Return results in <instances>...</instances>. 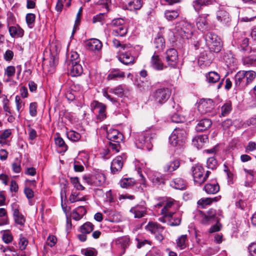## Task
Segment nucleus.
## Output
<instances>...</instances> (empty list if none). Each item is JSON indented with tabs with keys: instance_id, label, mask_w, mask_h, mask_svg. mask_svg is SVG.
I'll return each mask as SVG.
<instances>
[{
	"instance_id": "f257e3e1",
	"label": "nucleus",
	"mask_w": 256,
	"mask_h": 256,
	"mask_svg": "<svg viewBox=\"0 0 256 256\" xmlns=\"http://www.w3.org/2000/svg\"><path fill=\"white\" fill-rule=\"evenodd\" d=\"M256 78L254 70H240L234 76L235 86L240 90L245 88L251 84Z\"/></svg>"
},
{
	"instance_id": "f03ea898",
	"label": "nucleus",
	"mask_w": 256,
	"mask_h": 256,
	"mask_svg": "<svg viewBox=\"0 0 256 256\" xmlns=\"http://www.w3.org/2000/svg\"><path fill=\"white\" fill-rule=\"evenodd\" d=\"M154 136L150 130H146L138 134L136 138L137 148L150 150L152 146V140Z\"/></svg>"
},
{
	"instance_id": "7ed1b4c3",
	"label": "nucleus",
	"mask_w": 256,
	"mask_h": 256,
	"mask_svg": "<svg viewBox=\"0 0 256 256\" xmlns=\"http://www.w3.org/2000/svg\"><path fill=\"white\" fill-rule=\"evenodd\" d=\"M205 40L206 44L210 51L218 53L221 50L222 40L216 34L212 32H208L205 36Z\"/></svg>"
},
{
	"instance_id": "20e7f679",
	"label": "nucleus",
	"mask_w": 256,
	"mask_h": 256,
	"mask_svg": "<svg viewBox=\"0 0 256 256\" xmlns=\"http://www.w3.org/2000/svg\"><path fill=\"white\" fill-rule=\"evenodd\" d=\"M170 90L166 87L160 86L154 91L151 95V98L156 103L162 104L170 98Z\"/></svg>"
},
{
	"instance_id": "39448f33",
	"label": "nucleus",
	"mask_w": 256,
	"mask_h": 256,
	"mask_svg": "<svg viewBox=\"0 0 256 256\" xmlns=\"http://www.w3.org/2000/svg\"><path fill=\"white\" fill-rule=\"evenodd\" d=\"M186 134L184 130L176 128L169 137L170 144L174 146H182L185 142Z\"/></svg>"
},
{
	"instance_id": "423d86ee",
	"label": "nucleus",
	"mask_w": 256,
	"mask_h": 256,
	"mask_svg": "<svg viewBox=\"0 0 256 256\" xmlns=\"http://www.w3.org/2000/svg\"><path fill=\"white\" fill-rule=\"evenodd\" d=\"M145 229L154 235L156 238L161 242L164 238V228L160 224L150 222L146 226Z\"/></svg>"
},
{
	"instance_id": "0eeeda50",
	"label": "nucleus",
	"mask_w": 256,
	"mask_h": 256,
	"mask_svg": "<svg viewBox=\"0 0 256 256\" xmlns=\"http://www.w3.org/2000/svg\"><path fill=\"white\" fill-rule=\"evenodd\" d=\"M163 59L168 66L175 68L178 64V52L174 48H170L164 53Z\"/></svg>"
},
{
	"instance_id": "6e6552de",
	"label": "nucleus",
	"mask_w": 256,
	"mask_h": 256,
	"mask_svg": "<svg viewBox=\"0 0 256 256\" xmlns=\"http://www.w3.org/2000/svg\"><path fill=\"white\" fill-rule=\"evenodd\" d=\"M214 102L210 98L201 99L198 106V110L201 114L210 112L214 108Z\"/></svg>"
},
{
	"instance_id": "1a4fd4ad",
	"label": "nucleus",
	"mask_w": 256,
	"mask_h": 256,
	"mask_svg": "<svg viewBox=\"0 0 256 256\" xmlns=\"http://www.w3.org/2000/svg\"><path fill=\"white\" fill-rule=\"evenodd\" d=\"M192 176L195 184L200 186L204 182V169L202 166L196 164L192 168Z\"/></svg>"
},
{
	"instance_id": "9d476101",
	"label": "nucleus",
	"mask_w": 256,
	"mask_h": 256,
	"mask_svg": "<svg viewBox=\"0 0 256 256\" xmlns=\"http://www.w3.org/2000/svg\"><path fill=\"white\" fill-rule=\"evenodd\" d=\"M130 212L134 214L135 218H141L146 214V208L144 206V202H142L140 204L132 208Z\"/></svg>"
},
{
	"instance_id": "9b49d317",
	"label": "nucleus",
	"mask_w": 256,
	"mask_h": 256,
	"mask_svg": "<svg viewBox=\"0 0 256 256\" xmlns=\"http://www.w3.org/2000/svg\"><path fill=\"white\" fill-rule=\"evenodd\" d=\"M12 207L15 222L22 226H24L26 222V218L24 215L19 212L17 204L16 203L12 204Z\"/></svg>"
},
{
	"instance_id": "f8f14e48",
	"label": "nucleus",
	"mask_w": 256,
	"mask_h": 256,
	"mask_svg": "<svg viewBox=\"0 0 256 256\" xmlns=\"http://www.w3.org/2000/svg\"><path fill=\"white\" fill-rule=\"evenodd\" d=\"M220 218L216 216V210L211 208L206 212V214H204L202 222L203 224H208L215 222V221H220Z\"/></svg>"
},
{
	"instance_id": "ddd939ff",
	"label": "nucleus",
	"mask_w": 256,
	"mask_h": 256,
	"mask_svg": "<svg viewBox=\"0 0 256 256\" xmlns=\"http://www.w3.org/2000/svg\"><path fill=\"white\" fill-rule=\"evenodd\" d=\"M172 107L170 109H172L174 110H172L174 114L171 116V120L172 122L176 123L182 122L185 120V118L180 116L178 113L175 112V110L176 112H178L180 110V106L178 104H176L174 102L172 101L171 102Z\"/></svg>"
},
{
	"instance_id": "4468645a",
	"label": "nucleus",
	"mask_w": 256,
	"mask_h": 256,
	"mask_svg": "<svg viewBox=\"0 0 256 256\" xmlns=\"http://www.w3.org/2000/svg\"><path fill=\"white\" fill-rule=\"evenodd\" d=\"M216 19L221 24L224 26H228L231 22V18L228 12L220 10L216 12Z\"/></svg>"
},
{
	"instance_id": "2eb2a0df",
	"label": "nucleus",
	"mask_w": 256,
	"mask_h": 256,
	"mask_svg": "<svg viewBox=\"0 0 256 256\" xmlns=\"http://www.w3.org/2000/svg\"><path fill=\"white\" fill-rule=\"evenodd\" d=\"M165 217L168 218V224L170 226H178L181 223V215L178 212L168 213Z\"/></svg>"
},
{
	"instance_id": "dca6fc26",
	"label": "nucleus",
	"mask_w": 256,
	"mask_h": 256,
	"mask_svg": "<svg viewBox=\"0 0 256 256\" xmlns=\"http://www.w3.org/2000/svg\"><path fill=\"white\" fill-rule=\"evenodd\" d=\"M208 14H204L200 16L196 22V26L200 30L205 32L210 29V26L207 18Z\"/></svg>"
},
{
	"instance_id": "f3484780",
	"label": "nucleus",
	"mask_w": 256,
	"mask_h": 256,
	"mask_svg": "<svg viewBox=\"0 0 256 256\" xmlns=\"http://www.w3.org/2000/svg\"><path fill=\"white\" fill-rule=\"evenodd\" d=\"M153 45L156 49L154 52H160L165 48V40L160 33H158L154 38Z\"/></svg>"
},
{
	"instance_id": "a211bd4d",
	"label": "nucleus",
	"mask_w": 256,
	"mask_h": 256,
	"mask_svg": "<svg viewBox=\"0 0 256 256\" xmlns=\"http://www.w3.org/2000/svg\"><path fill=\"white\" fill-rule=\"evenodd\" d=\"M116 243L120 248L118 256H122L125 253L126 249L129 246L130 238L128 236L118 238L116 240Z\"/></svg>"
},
{
	"instance_id": "6ab92c4d",
	"label": "nucleus",
	"mask_w": 256,
	"mask_h": 256,
	"mask_svg": "<svg viewBox=\"0 0 256 256\" xmlns=\"http://www.w3.org/2000/svg\"><path fill=\"white\" fill-rule=\"evenodd\" d=\"M123 158L121 156H118L114 159L111 163L110 170L113 174L121 170L123 166Z\"/></svg>"
},
{
	"instance_id": "aec40b11",
	"label": "nucleus",
	"mask_w": 256,
	"mask_h": 256,
	"mask_svg": "<svg viewBox=\"0 0 256 256\" xmlns=\"http://www.w3.org/2000/svg\"><path fill=\"white\" fill-rule=\"evenodd\" d=\"M159 52H154L151 58V65L152 68L158 70H162L166 66H164L163 62L160 58Z\"/></svg>"
},
{
	"instance_id": "412c9836",
	"label": "nucleus",
	"mask_w": 256,
	"mask_h": 256,
	"mask_svg": "<svg viewBox=\"0 0 256 256\" xmlns=\"http://www.w3.org/2000/svg\"><path fill=\"white\" fill-rule=\"evenodd\" d=\"M118 59L122 63L126 65L133 64L134 61V58L129 52H122L118 56Z\"/></svg>"
},
{
	"instance_id": "4be33fe9",
	"label": "nucleus",
	"mask_w": 256,
	"mask_h": 256,
	"mask_svg": "<svg viewBox=\"0 0 256 256\" xmlns=\"http://www.w3.org/2000/svg\"><path fill=\"white\" fill-rule=\"evenodd\" d=\"M122 134L118 130L115 129H110L107 132V138L111 142H120L122 140Z\"/></svg>"
},
{
	"instance_id": "5701e85b",
	"label": "nucleus",
	"mask_w": 256,
	"mask_h": 256,
	"mask_svg": "<svg viewBox=\"0 0 256 256\" xmlns=\"http://www.w3.org/2000/svg\"><path fill=\"white\" fill-rule=\"evenodd\" d=\"M125 74L124 72L118 68H112L110 70L109 74L107 76V80H118V78H124Z\"/></svg>"
},
{
	"instance_id": "b1692460",
	"label": "nucleus",
	"mask_w": 256,
	"mask_h": 256,
	"mask_svg": "<svg viewBox=\"0 0 256 256\" xmlns=\"http://www.w3.org/2000/svg\"><path fill=\"white\" fill-rule=\"evenodd\" d=\"M87 48L91 51H98L102 48V43L98 39L90 40L86 43Z\"/></svg>"
},
{
	"instance_id": "393cba45",
	"label": "nucleus",
	"mask_w": 256,
	"mask_h": 256,
	"mask_svg": "<svg viewBox=\"0 0 256 256\" xmlns=\"http://www.w3.org/2000/svg\"><path fill=\"white\" fill-rule=\"evenodd\" d=\"M170 184L172 188L176 189L182 190L186 188L187 182L184 180L180 178H177L174 179L170 182Z\"/></svg>"
},
{
	"instance_id": "a878e982",
	"label": "nucleus",
	"mask_w": 256,
	"mask_h": 256,
	"mask_svg": "<svg viewBox=\"0 0 256 256\" xmlns=\"http://www.w3.org/2000/svg\"><path fill=\"white\" fill-rule=\"evenodd\" d=\"M8 32L12 38H22L24 34V30L18 25L8 27Z\"/></svg>"
},
{
	"instance_id": "bb28decb",
	"label": "nucleus",
	"mask_w": 256,
	"mask_h": 256,
	"mask_svg": "<svg viewBox=\"0 0 256 256\" xmlns=\"http://www.w3.org/2000/svg\"><path fill=\"white\" fill-rule=\"evenodd\" d=\"M94 108L98 110V114L96 116L98 120L102 121L106 118V106L104 104L97 102Z\"/></svg>"
},
{
	"instance_id": "cd10ccee",
	"label": "nucleus",
	"mask_w": 256,
	"mask_h": 256,
	"mask_svg": "<svg viewBox=\"0 0 256 256\" xmlns=\"http://www.w3.org/2000/svg\"><path fill=\"white\" fill-rule=\"evenodd\" d=\"M142 4V0H127V9L130 11L140 10Z\"/></svg>"
},
{
	"instance_id": "c85d7f7f",
	"label": "nucleus",
	"mask_w": 256,
	"mask_h": 256,
	"mask_svg": "<svg viewBox=\"0 0 256 256\" xmlns=\"http://www.w3.org/2000/svg\"><path fill=\"white\" fill-rule=\"evenodd\" d=\"M212 124V121L210 119H202L198 124L196 130L198 132L206 130L210 127Z\"/></svg>"
},
{
	"instance_id": "c756f323",
	"label": "nucleus",
	"mask_w": 256,
	"mask_h": 256,
	"mask_svg": "<svg viewBox=\"0 0 256 256\" xmlns=\"http://www.w3.org/2000/svg\"><path fill=\"white\" fill-rule=\"evenodd\" d=\"M203 190L208 194H215L220 190V186L217 182L208 183L205 184Z\"/></svg>"
},
{
	"instance_id": "7c9ffc66",
	"label": "nucleus",
	"mask_w": 256,
	"mask_h": 256,
	"mask_svg": "<svg viewBox=\"0 0 256 256\" xmlns=\"http://www.w3.org/2000/svg\"><path fill=\"white\" fill-rule=\"evenodd\" d=\"M180 166V161L175 160L166 164L164 166V171L166 172H172L178 169Z\"/></svg>"
},
{
	"instance_id": "2f4dec72",
	"label": "nucleus",
	"mask_w": 256,
	"mask_h": 256,
	"mask_svg": "<svg viewBox=\"0 0 256 256\" xmlns=\"http://www.w3.org/2000/svg\"><path fill=\"white\" fill-rule=\"evenodd\" d=\"M188 237L186 234H182L176 240V248L180 250L187 247Z\"/></svg>"
},
{
	"instance_id": "473e14b6",
	"label": "nucleus",
	"mask_w": 256,
	"mask_h": 256,
	"mask_svg": "<svg viewBox=\"0 0 256 256\" xmlns=\"http://www.w3.org/2000/svg\"><path fill=\"white\" fill-rule=\"evenodd\" d=\"M206 81L208 83L212 84L219 82L220 74L216 72H210L206 74Z\"/></svg>"
},
{
	"instance_id": "72a5a7b5",
	"label": "nucleus",
	"mask_w": 256,
	"mask_h": 256,
	"mask_svg": "<svg viewBox=\"0 0 256 256\" xmlns=\"http://www.w3.org/2000/svg\"><path fill=\"white\" fill-rule=\"evenodd\" d=\"M78 63L70 64V74L72 76H78L81 75L83 72V68L81 64Z\"/></svg>"
},
{
	"instance_id": "f704fd0d",
	"label": "nucleus",
	"mask_w": 256,
	"mask_h": 256,
	"mask_svg": "<svg viewBox=\"0 0 256 256\" xmlns=\"http://www.w3.org/2000/svg\"><path fill=\"white\" fill-rule=\"evenodd\" d=\"M128 28L126 25L114 28L112 34L116 36H124L128 32Z\"/></svg>"
},
{
	"instance_id": "c9c22d12",
	"label": "nucleus",
	"mask_w": 256,
	"mask_h": 256,
	"mask_svg": "<svg viewBox=\"0 0 256 256\" xmlns=\"http://www.w3.org/2000/svg\"><path fill=\"white\" fill-rule=\"evenodd\" d=\"M214 0H194L193 2V6L196 11H199L203 6H206L212 4Z\"/></svg>"
},
{
	"instance_id": "e433bc0d",
	"label": "nucleus",
	"mask_w": 256,
	"mask_h": 256,
	"mask_svg": "<svg viewBox=\"0 0 256 256\" xmlns=\"http://www.w3.org/2000/svg\"><path fill=\"white\" fill-rule=\"evenodd\" d=\"M242 62L243 64L246 66H256V55L244 56L242 58Z\"/></svg>"
},
{
	"instance_id": "4c0bfd02",
	"label": "nucleus",
	"mask_w": 256,
	"mask_h": 256,
	"mask_svg": "<svg viewBox=\"0 0 256 256\" xmlns=\"http://www.w3.org/2000/svg\"><path fill=\"white\" fill-rule=\"evenodd\" d=\"M220 199L219 197L216 196L214 198H202L198 202V204L204 208L206 206L210 204L213 202H217Z\"/></svg>"
},
{
	"instance_id": "58836bf2",
	"label": "nucleus",
	"mask_w": 256,
	"mask_h": 256,
	"mask_svg": "<svg viewBox=\"0 0 256 256\" xmlns=\"http://www.w3.org/2000/svg\"><path fill=\"white\" fill-rule=\"evenodd\" d=\"M245 12L247 16L242 18L243 21H251L256 18V9L252 10L250 8H246L245 10Z\"/></svg>"
},
{
	"instance_id": "ea45409f",
	"label": "nucleus",
	"mask_w": 256,
	"mask_h": 256,
	"mask_svg": "<svg viewBox=\"0 0 256 256\" xmlns=\"http://www.w3.org/2000/svg\"><path fill=\"white\" fill-rule=\"evenodd\" d=\"M94 229V225L90 222H86L80 228L81 233L90 234Z\"/></svg>"
},
{
	"instance_id": "a19ab883",
	"label": "nucleus",
	"mask_w": 256,
	"mask_h": 256,
	"mask_svg": "<svg viewBox=\"0 0 256 256\" xmlns=\"http://www.w3.org/2000/svg\"><path fill=\"white\" fill-rule=\"evenodd\" d=\"M232 103L230 102L224 103L221 107V113L220 116H227L232 111Z\"/></svg>"
},
{
	"instance_id": "79ce46f5",
	"label": "nucleus",
	"mask_w": 256,
	"mask_h": 256,
	"mask_svg": "<svg viewBox=\"0 0 256 256\" xmlns=\"http://www.w3.org/2000/svg\"><path fill=\"white\" fill-rule=\"evenodd\" d=\"M239 48L243 53L250 52V48L248 46V38H244L242 40Z\"/></svg>"
},
{
	"instance_id": "37998d69",
	"label": "nucleus",
	"mask_w": 256,
	"mask_h": 256,
	"mask_svg": "<svg viewBox=\"0 0 256 256\" xmlns=\"http://www.w3.org/2000/svg\"><path fill=\"white\" fill-rule=\"evenodd\" d=\"M108 92L110 93L114 94L119 97H122L124 94V88L122 85H119L114 88H110Z\"/></svg>"
},
{
	"instance_id": "c03bdc74",
	"label": "nucleus",
	"mask_w": 256,
	"mask_h": 256,
	"mask_svg": "<svg viewBox=\"0 0 256 256\" xmlns=\"http://www.w3.org/2000/svg\"><path fill=\"white\" fill-rule=\"evenodd\" d=\"M70 62L69 65L77 64L80 62L79 54L76 52H71L70 58H68Z\"/></svg>"
},
{
	"instance_id": "a18cd8bd",
	"label": "nucleus",
	"mask_w": 256,
	"mask_h": 256,
	"mask_svg": "<svg viewBox=\"0 0 256 256\" xmlns=\"http://www.w3.org/2000/svg\"><path fill=\"white\" fill-rule=\"evenodd\" d=\"M179 13L177 10H166L164 13L166 18L168 20H172L178 17Z\"/></svg>"
},
{
	"instance_id": "49530a36",
	"label": "nucleus",
	"mask_w": 256,
	"mask_h": 256,
	"mask_svg": "<svg viewBox=\"0 0 256 256\" xmlns=\"http://www.w3.org/2000/svg\"><path fill=\"white\" fill-rule=\"evenodd\" d=\"M134 184V182L132 178H124L120 182V185L122 188H128L132 186Z\"/></svg>"
},
{
	"instance_id": "de8ad7c7",
	"label": "nucleus",
	"mask_w": 256,
	"mask_h": 256,
	"mask_svg": "<svg viewBox=\"0 0 256 256\" xmlns=\"http://www.w3.org/2000/svg\"><path fill=\"white\" fill-rule=\"evenodd\" d=\"M70 182L72 183L74 186L78 190H83L85 188L84 187L80 182L78 177L71 178Z\"/></svg>"
},
{
	"instance_id": "09e8293b",
	"label": "nucleus",
	"mask_w": 256,
	"mask_h": 256,
	"mask_svg": "<svg viewBox=\"0 0 256 256\" xmlns=\"http://www.w3.org/2000/svg\"><path fill=\"white\" fill-rule=\"evenodd\" d=\"M26 23L30 28H32L34 26V22L36 18V16L32 13L28 14L26 15Z\"/></svg>"
},
{
	"instance_id": "8fccbe9b",
	"label": "nucleus",
	"mask_w": 256,
	"mask_h": 256,
	"mask_svg": "<svg viewBox=\"0 0 256 256\" xmlns=\"http://www.w3.org/2000/svg\"><path fill=\"white\" fill-rule=\"evenodd\" d=\"M198 63L201 66H206L209 64L208 60V56L205 52H202L198 58Z\"/></svg>"
},
{
	"instance_id": "3c124183",
	"label": "nucleus",
	"mask_w": 256,
	"mask_h": 256,
	"mask_svg": "<svg viewBox=\"0 0 256 256\" xmlns=\"http://www.w3.org/2000/svg\"><path fill=\"white\" fill-rule=\"evenodd\" d=\"M68 137L72 141L77 142L80 138L81 136L78 132L70 130L68 133Z\"/></svg>"
},
{
	"instance_id": "603ef678",
	"label": "nucleus",
	"mask_w": 256,
	"mask_h": 256,
	"mask_svg": "<svg viewBox=\"0 0 256 256\" xmlns=\"http://www.w3.org/2000/svg\"><path fill=\"white\" fill-rule=\"evenodd\" d=\"M54 141L56 144L62 148L63 151L65 152L67 150V146L62 138L58 136L54 138Z\"/></svg>"
},
{
	"instance_id": "864d4df0",
	"label": "nucleus",
	"mask_w": 256,
	"mask_h": 256,
	"mask_svg": "<svg viewBox=\"0 0 256 256\" xmlns=\"http://www.w3.org/2000/svg\"><path fill=\"white\" fill-rule=\"evenodd\" d=\"M206 164L208 168L210 170L215 169L218 165L217 161L214 157L208 158Z\"/></svg>"
},
{
	"instance_id": "5fc2aeb1",
	"label": "nucleus",
	"mask_w": 256,
	"mask_h": 256,
	"mask_svg": "<svg viewBox=\"0 0 256 256\" xmlns=\"http://www.w3.org/2000/svg\"><path fill=\"white\" fill-rule=\"evenodd\" d=\"M69 200L72 203H74L76 202L84 200L85 198L84 197H80L79 192H72L70 196Z\"/></svg>"
},
{
	"instance_id": "6e6d98bb",
	"label": "nucleus",
	"mask_w": 256,
	"mask_h": 256,
	"mask_svg": "<svg viewBox=\"0 0 256 256\" xmlns=\"http://www.w3.org/2000/svg\"><path fill=\"white\" fill-rule=\"evenodd\" d=\"M82 252L86 256H96L98 254L97 250L92 248L84 249Z\"/></svg>"
},
{
	"instance_id": "4d7b16f0",
	"label": "nucleus",
	"mask_w": 256,
	"mask_h": 256,
	"mask_svg": "<svg viewBox=\"0 0 256 256\" xmlns=\"http://www.w3.org/2000/svg\"><path fill=\"white\" fill-rule=\"evenodd\" d=\"M28 240H27V238L24 237L22 236V234H20L18 244H19L20 248L22 250H24L26 248L28 244Z\"/></svg>"
},
{
	"instance_id": "13d9d810",
	"label": "nucleus",
	"mask_w": 256,
	"mask_h": 256,
	"mask_svg": "<svg viewBox=\"0 0 256 256\" xmlns=\"http://www.w3.org/2000/svg\"><path fill=\"white\" fill-rule=\"evenodd\" d=\"M97 179L96 182L98 183V186H103L106 182V176L102 173L96 174V178Z\"/></svg>"
},
{
	"instance_id": "bf43d9fd",
	"label": "nucleus",
	"mask_w": 256,
	"mask_h": 256,
	"mask_svg": "<svg viewBox=\"0 0 256 256\" xmlns=\"http://www.w3.org/2000/svg\"><path fill=\"white\" fill-rule=\"evenodd\" d=\"M176 32L180 36V37H182V38H188V34L189 32L188 30L186 28L176 26Z\"/></svg>"
},
{
	"instance_id": "052dcab7",
	"label": "nucleus",
	"mask_w": 256,
	"mask_h": 256,
	"mask_svg": "<svg viewBox=\"0 0 256 256\" xmlns=\"http://www.w3.org/2000/svg\"><path fill=\"white\" fill-rule=\"evenodd\" d=\"M174 202L171 201L166 202L164 208L162 209L161 213L162 214H165V216L168 213H172V212H169V210L173 206Z\"/></svg>"
},
{
	"instance_id": "680f3d73",
	"label": "nucleus",
	"mask_w": 256,
	"mask_h": 256,
	"mask_svg": "<svg viewBox=\"0 0 256 256\" xmlns=\"http://www.w3.org/2000/svg\"><path fill=\"white\" fill-rule=\"evenodd\" d=\"M37 104L32 102L30 105V114L32 116H35L37 114Z\"/></svg>"
},
{
	"instance_id": "e2e57ef3",
	"label": "nucleus",
	"mask_w": 256,
	"mask_h": 256,
	"mask_svg": "<svg viewBox=\"0 0 256 256\" xmlns=\"http://www.w3.org/2000/svg\"><path fill=\"white\" fill-rule=\"evenodd\" d=\"M248 249L250 256H256V242L251 243Z\"/></svg>"
},
{
	"instance_id": "0e129e2a",
	"label": "nucleus",
	"mask_w": 256,
	"mask_h": 256,
	"mask_svg": "<svg viewBox=\"0 0 256 256\" xmlns=\"http://www.w3.org/2000/svg\"><path fill=\"white\" fill-rule=\"evenodd\" d=\"M2 240L4 242L8 244L12 242L13 236L10 233H4L2 234Z\"/></svg>"
},
{
	"instance_id": "69168bd1",
	"label": "nucleus",
	"mask_w": 256,
	"mask_h": 256,
	"mask_svg": "<svg viewBox=\"0 0 256 256\" xmlns=\"http://www.w3.org/2000/svg\"><path fill=\"white\" fill-rule=\"evenodd\" d=\"M98 4L102 6V8L106 9V12L109 11V6L111 4V0H100Z\"/></svg>"
},
{
	"instance_id": "338daca9",
	"label": "nucleus",
	"mask_w": 256,
	"mask_h": 256,
	"mask_svg": "<svg viewBox=\"0 0 256 256\" xmlns=\"http://www.w3.org/2000/svg\"><path fill=\"white\" fill-rule=\"evenodd\" d=\"M82 180L84 182L88 185L93 186V176L90 174L84 175L82 176Z\"/></svg>"
},
{
	"instance_id": "774afa93",
	"label": "nucleus",
	"mask_w": 256,
	"mask_h": 256,
	"mask_svg": "<svg viewBox=\"0 0 256 256\" xmlns=\"http://www.w3.org/2000/svg\"><path fill=\"white\" fill-rule=\"evenodd\" d=\"M256 150V143L254 142H250L246 146V152H253Z\"/></svg>"
}]
</instances>
